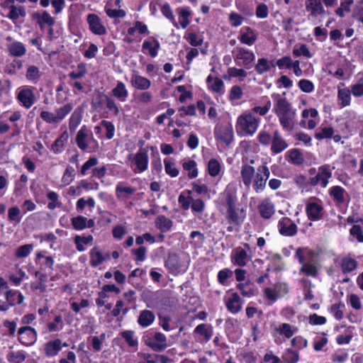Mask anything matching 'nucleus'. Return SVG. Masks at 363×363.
Masks as SVG:
<instances>
[{
  "mask_svg": "<svg viewBox=\"0 0 363 363\" xmlns=\"http://www.w3.org/2000/svg\"><path fill=\"white\" fill-rule=\"evenodd\" d=\"M240 175L244 185L249 188L251 184L257 193L262 192L266 187L270 172L266 164L260 165L255 172V167L248 164H242Z\"/></svg>",
  "mask_w": 363,
  "mask_h": 363,
  "instance_id": "1",
  "label": "nucleus"
},
{
  "mask_svg": "<svg viewBox=\"0 0 363 363\" xmlns=\"http://www.w3.org/2000/svg\"><path fill=\"white\" fill-rule=\"evenodd\" d=\"M272 96L274 99L272 111L278 117L283 129L291 130L296 123V109L286 98L281 97L279 94Z\"/></svg>",
  "mask_w": 363,
  "mask_h": 363,
  "instance_id": "2",
  "label": "nucleus"
},
{
  "mask_svg": "<svg viewBox=\"0 0 363 363\" xmlns=\"http://www.w3.org/2000/svg\"><path fill=\"white\" fill-rule=\"evenodd\" d=\"M260 121L261 119L252 112H243L236 121L235 129L238 134L241 136L253 135L259 125Z\"/></svg>",
  "mask_w": 363,
  "mask_h": 363,
  "instance_id": "3",
  "label": "nucleus"
},
{
  "mask_svg": "<svg viewBox=\"0 0 363 363\" xmlns=\"http://www.w3.org/2000/svg\"><path fill=\"white\" fill-rule=\"evenodd\" d=\"M75 141L82 151L92 152L99 147V143L94 138L92 131L86 125H83L77 133Z\"/></svg>",
  "mask_w": 363,
  "mask_h": 363,
  "instance_id": "4",
  "label": "nucleus"
},
{
  "mask_svg": "<svg viewBox=\"0 0 363 363\" xmlns=\"http://www.w3.org/2000/svg\"><path fill=\"white\" fill-rule=\"evenodd\" d=\"M313 252L307 248L299 247L296 250L295 256L298 259L301 267L299 273L308 277H315L318 274V268L315 263L306 262V255L312 256Z\"/></svg>",
  "mask_w": 363,
  "mask_h": 363,
  "instance_id": "5",
  "label": "nucleus"
},
{
  "mask_svg": "<svg viewBox=\"0 0 363 363\" xmlns=\"http://www.w3.org/2000/svg\"><path fill=\"white\" fill-rule=\"evenodd\" d=\"M128 159L132 162L131 168L135 173L143 172L148 167L149 157L146 148H140L135 155H129Z\"/></svg>",
  "mask_w": 363,
  "mask_h": 363,
  "instance_id": "6",
  "label": "nucleus"
},
{
  "mask_svg": "<svg viewBox=\"0 0 363 363\" xmlns=\"http://www.w3.org/2000/svg\"><path fill=\"white\" fill-rule=\"evenodd\" d=\"M232 54L235 64L238 66H243L247 69L255 60L253 52L240 46L235 48Z\"/></svg>",
  "mask_w": 363,
  "mask_h": 363,
  "instance_id": "7",
  "label": "nucleus"
},
{
  "mask_svg": "<svg viewBox=\"0 0 363 363\" xmlns=\"http://www.w3.org/2000/svg\"><path fill=\"white\" fill-rule=\"evenodd\" d=\"M288 292V286L285 283H277L272 287H266L263 290L264 297L271 303L284 297Z\"/></svg>",
  "mask_w": 363,
  "mask_h": 363,
  "instance_id": "8",
  "label": "nucleus"
},
{
  "mask_svg": "<svg viewBox=\"0 0 363 363\" xmlns=\"http://www.w3.org/2000/svg\"><path fill=\"white\" fill-rule=\"evenodd\" d=\"M35 89L28 86H23L18 89L17 100L22 106L30 108L35 102L36 96L33 91Z\"/></svg>",
  "mask_w": 363,
  "mask_h": 363,
  "instance_id": "9",
  "label": "nucleus"
},
{
  "mask_svg": "<svg viewBox=\"0 0 363 363\" xmlns=\"http://www.w3.org/2000/svg\"><path fill=\"white\" fill-rule=\"evenodd\" d=\"M165 267L169 273L174 275L184 272L187 268L183 259L175 253L168 255Z\"/></svg>",
  "mask_w": 363,
  "mask_h": 363,
  "instance_id": "10",
  "label": "nucleus"
},
{
  "mask_svg": "<svg viewBox=\"0 0 363 363\" xmlns=\"http://www.w3.org/2000/svg\"><path fill=\"white\" fill-rule=\"evenodd\" d=\"M331 177L332 170L330 166L328 164L322 165L318 167V174L315 177L310 178L309 184L313 186L320 184L321 187L325 188Z\"/></svg>",
  "mask_w": 363,
  "mask_h": 363,
  "instance_id": "11",
  "label": "nucleus"
},
{
  "mask_svg": "<svg viewBox=\"0 0 363 363\" xmlns=\"http://www.w3.org/2000/svg\"><path fill=\"white\" fill-rule=\"evenodd\" d=\"M18 341L24 346H31L38 338V333L35 328L30 326L21 327L18 330Z\"/></svg>",
  "mask_w": 363,
  "mask_h": 363,
  "instance_id": "12",
  "label": "nucleus"
},
{
  "mask_svg": "<svg viewBox=\"0 0 363 363\" xmlns=\"http://www.w3.org/2000/svg\"><path fill=\"white\" fill-rule=\"evenodd\" d=\"M306 211L310 220H320L323 216V211L322 202L315 198H311L306 203Z\"/></svg>",
  "mask_w": 363,
  "mask_h": 363,
  "instance_id": "13",
  "label": "nucleus"
},
{
  "mask_svg": "<svg viewBox=\"0 0 363 363\" xmlns=\"http://www.w3.org/2000/svg\"><path fill=\"white\" fill-rule=\"evenodd\" d=\"M86 21L91 32L96 35H104L106 34L107 30L103 24L101 19L95 13L87 15Z\"/></svg>",
  "mask_w": 363,
  "mask_h": 363,
  "instance_id": "14",
  "label": "nucleus"
},
{
  "mask_svg": "<svg viewBox=\"0 0 363 363\" xmlns=\"http://www.w3.org/2000/svg\"><path fill=\"white\" fill-rule=\"evenodd\" d=\"M278 228L281 235L291 237L297 233V225L289 218L284 217L279 220Z\"/></svg>",
  "mask_w": 363,
  "mask_h": 363,
  "instance_id": "15",
  "label": "nucleus"
},
{
  "mask_svg": "<svg viewBox=\"0 0 363 363\" xmlns=\"http://www.w3.org/2000/svg\"><path fill=\"white\" fill-rule=\"evenodd\" d=\"M215 135L217 140L224 143L229 146L233 140V130L231 126H220L215 129Z\"/></svg>",
  "mask_w": 363,
  "mask_h": 363,
  "instance_id": "16",
  "label": "nucleus"
},
{
  "mask_svg": "<svg viewBox=\"0 0 363 363\" xmlns=\"http://www.w3.org/2000/svg\"><path fill=\"white\" fill-rule=\"evenodd\" d=\"M243 301L238 293H233L225 301L227 310L233 313L237 314L242 309Z\"/></svg>",
  "mask_w": 363,
  "mask_h": 363,
  "instance_id": "17",
  "label": "nucleus"
},
{
  "mask_svg": "<svg viewBox=\"0 0 363 363\" xmlns=\"http://www.w3.org/2000/svg\"><path fill=\"white\" fill-rule=\"evenodd\" d=\"M271 144V151L274 154H279L288 147L286 141L282 138L278 130H275L273 132Z\"/></svg>",
  "mask_w": 363,
  "mask_h": 363,
  "instance_id": "18",
  "label": "nucleus"
},
{
  "mask_svg": "<svg viewBox=\"0 0 363 363\" xmlns=\"http://www.w3.org/2000/svg\"><path fill=\"white\" fill-rule=\"evenodd\" d=\"M136 189L130 186L124 185L123 182H119L116 186V196L121 201H127Z\"/></svg>",
  "mask_w": 363,
  "mask_h": 363,
  "instance_id": "19",
  "label": "nucleus"
},
{
  "mask_svg": "<svg viewBox=\"0 0 363 363\" xmlns=\"http://www.w3.org/2000/svg\"><path fill=\"white\" fill-rule=\"evenodd\" d=\"M147 345L154 351L161 352L167 347L166 336L160 333H155L152 339L150 340Z\"/></svg>",
  "mask_w": 363,
  "mask_h": 363,
  "instance_id": "20",
  "label": "nucleus"
},
{
  "mask_svg": "<svg viewBox=\"0 0 363 363\" xmlns=\"http://www.w3.org/2000/svg\"><path fill=\"white\" fill-rule=\"evenodd\" d=\"M243 209H239L236 207H230L227 208L226 218L229 223L240 225L245 219Z\"/></svg>",
  "mask_w": 363,
  "mask_h": 363,
  "instance_id": "21",
  "label": "nucleus"
},
{
  "mask_svg": "<svg viewBox=\"0 0 363 363\" xmlns=\"http://www.w3.org/2000/svg\"><path fill=\"white\" fill-rule=\"evenodd\" d=\"M306 10L309 13V16L316 17L325 13L321 0H306Z\"/></svg>",
  "mask_w": 363,
  "mask_h": 363,
  "instance_id": "22",
  "label": "nucleus"
},
{
  "mask_svg": "<svg viewBox=\"0 0 363 363\" xmlns=\"http://www.w3.org/2000/svg\"><path fill=\"white\" fill-rule=\"evenodd\" d=\"M62 348V342L60 339L49 341L44 345V354L47 357H53L58 354Z\"/></svg>",
  "mask_w": 363,
  "mask_h": 363,
  "instance_id": "23",
  "label": "nucleus"
},
{
  "mask_svg": "<svg viewBox=\"0 0 363 363\" xmlns=\"http://www.w3.org/2000/svg\"><path fill=\"white\" fill-rule=\"evenodd\" d=\"M90 264L96 267L101 264L106 259H110L109 254L104 255L98 247H93L89 252Z\"/></svg>",
  "mask_w": 363,
  "mask_h": 363,
  "instance_id": "24",
  "label": "nucleus"
},
{
  "mask_svg": "<svg viewBox=\"0 0 363 363\" xmlns=\"http://www.w3.org/2000/svg\"><path fill=\"white\" fill-rule=\"evenodd\" d=\"M130 84L135 89L140 90H146L151 86L150 81L148 79L139 75L137 72H134L133 73L130 78Z\"/></svg>",
  "mask_w": 363,
  "mask_h": 363,
  "instance_id": "25",
  "label": "nucleus"
},
{
  "mask_svg": "<svg viewBox=\"0 0 363 363\" xmlns=\"http://www.w3.org/2000/svg\"><path fill=\"white\" fill-rule=\"evenodd\" d=\"M238 39L242 44L251 46L256 42L257 35L251 28L245 27L240 32Z\"/></svg>",
  "mask_w": 363,
  "mask_h": 363,
  "instance_id": "26",
  "label": "nucleus"
},
{
  "mask_svg": "<svg viewBox=\"0 0 363 363\" xmlns=\"http://www.w3.org/2000/svg\"><path fill=\"white\" fill-rule=\"evenodd\" d=\"M329 194L333 199L335 202L339 204H342L346 201V196L349 195L345 189L340 186H333L329 189Z\"/></svg>",
  "mask_w": 363,
  "mask_h": 363,
  "instance_id": "27",
  "label": "nucleus"
},
{
  "mask_svg": "<svg viewBox=\"0 0 363 363\" xmlns=\"http://www.w3.org/2000/svg\"><path fill=\"white\" fill-rule=\"evenodd\" d=\"M259 211L264 218H269L275 212L274 205L269 198H265L259 205Z\"/></svg>",
  "mask_w": 363,
  "mask_h": 363,
  "instance_id": "28",
  "label": "nucleus"
},
{
  "mask_svg": "<svg viewBox=\"0 0 363 363\" xmlns=\"http://www.w3.org/2000/svg\"><path fill=\"white\" fill-rule=\"evenodd\" d=\"M176 11L179 17V26L182 28H186L190 24V18L192 12L189 7H179Z\"/></svg>",
  "mask_w": 363,
  "mask_h": 363,
  "instance_id": "29",
  "label": "nucleus"
},
{
  "mask_svg": "<svg viewBox=\"0 0 363 363\" xmlns=\"http://www.w3.org/2000/svg\"><path fill=\"white\" fill-rule=\"evenodd\" d=\"M7 50L10 55L20 57L26 52V48L23 43L18 41L11 42L7 46Z\"/></svg>",
  "mask_w": 363,
  "mask_h": 363,
  "instance_id": "30",
  "label": "nucleus"
},
{
  "mask_svg": "<svg viewBox=\"0 0 363 363\" xmlns=\"http://www.w3.org/2000/svg\"><path fill=\"white\" fill-rule=\"evenodd\" d=\"M155 319L154 313L150 310H143L140 311L138 318V323L143 328L150 326L153 323Z\"/></svg>",
  "mask_w": 363,
  "mask_h": 363,
  "instance_id": "31",
  "label": "nucleus"
},
{
  "mask_svg": "<svg viewBox=\"0 0 363 363\" xmlns=\"http://www.w3.org/2000/svg\"><path fill=\"white\" fill-rule=\"evenodd\" d=\"M112 96L121 102H125L128 96V91L125 84L122 82H118L116 86L111 91Z\"/></svg>",
  "mask_w": 363,
  "mask_h": 363,
  "instance_id": "32",
  "label": "nucleus"
},
{
  "mask_svg": "<svg viewBox=\"0 0 363 363\" xmlns=\"http://www.w3.org/2000/svg\"><path fill=\"white\" fill-rule=\"evenodd\" d=\"M68 138V133L64 131L60 137L55 140L54 143L50 147V150L55 154L62 152L67 143Z\"/></svg>",
  "mask_w": 363,
  "mask_h": 363,
  "instance_id": "33",
  "label": "nucleus"
},
{
  "mask_svg": "<svg viewBox=\"0 0 363 363\" xmlns=\"http://www.w3.org/2000/svg\"><path fill=\"white\" fill-rule=\"evenodd\" d=\"M297 328L289 323H281L274 328V330L279 335H284L286 338H291L296 332Z\"/></svg>",
  "mask_w": 363,
  "mask_h": 363,
  "instance_id": "34",
  "label": "nucleus"
},
{
  "mask_svg": "<svg viewBox=\"0 0 363 363\" xmlns=\"http://www.w3.org/2000/svg\"><path fill=\"white\" fill-rule=\"evenodd\" d=\"M223 196L225 197V203L227 208L230 207H236L238 205L237 191L235 189L227 187L225 190Z\"/></svg>",
  "mask_w": 363,
  "mask_h": 363,
  "instance_id": "35",
  "label": "nucleus"
},
{
  "mask_svg": "<svg viewBox=\"0 0 363 363\" xmlns=\"http://www.w3.org/2000/svg\"><path fill=\"white\" fill-rule=\"evenodd\" d=\"M6 299L9 302V306H13L16 303L21 304L23 302L24 296L23 294L16 290H9L6 293Z\"/></svg>",
  "mask_w": 363,
  "mask_h": 363,
  "instance_id": "36",
  "label": "nucleus"
},
{
  "mask_svg": "<svg viewBox=\"0 0 363 363\" xmlns=\"http://www.w3.org/2000/svg\"><path fill=\"white\" fill-rule=\"evenodd\" d=\"M172 225V220L164 216H159L155 220V226L162 233L169 231Z\"/></svg>",
  "mask_w": 363,
  "mask_h": 363,
  "instance_id": "37",
  "label": "nucleus"
},
{
  "mask_svg": "<svg viewBox=\"0 0 363 363\" xmlns=\"http://www.w3.org/2000/svg\"><path fill=\"white\" fill-rule=\"evenodd\" d=\"M340 267L342 273H349L356 269L357 262L352 257H345L341 259Z\"/></svg>",
  "mask_w": 363,
  "mask_h": 363,
  "instance_id": "38",
  "label": "nucleus"
},
{
  "mask_svg": "<svg viewBox=\"0 0 363 363\" xmlns=\"http://www.w3.org/2000/svg\"><path fill=\"white\" fill-rule=\"evenodd\" d=\"M160 44L159 41L154 39L152 41H144L143 43V50H148L149 55L152 57H155L157 55Z\"/></svg>",
  "mask_w": 363,
  "mask_h": 363,
  "instance_id": "39",
  "label": "nucleus"
},
{
  "mask_svg": "<svg viewBox=\"0 0 363 363\" xmlns=\"http://www.w3.org/2000/svg\"><path fill=\"white\" fill-rule=\"evenodd\" d=\"M26 358V352L23 350L11 351L6 354L10 363H23Z\"/></svg>",
  "mask_w": 363,
  "mask_h": 363,
  "instance_id": "40",
  "label": "nucleus"
},
{
  "mask_svg": "<svg viewBox=\"0 0 363 363\" xmlns=\"http://www.w3.org/2000/svg\"><path fill=\"white\" fill-rule=\"evenodd\" d=\"M121 336L124 339L126 343L130 347L137 348L138 345V337L133 330H124L120 333Z\"/></svg>",
  "mask_w": 363,
  "mask_h": 363,
  "instance_id": "41",
  "label": "nucleus"
},
{
  "mask_svg": "<svg viewBox=\"0 0 363 363\" xmlns=\"http://www.w3.org/2000/svg\"><path fill=\"white\" fill-rule=\"evenodd\" d=\"M160 10L162 15L166 18H167L176 28H179V23L176 21L175 16L169 4L165 3L162 5L160 6Z\"/></svg>",
  "mask_w": 363,
  "mask_h": 363,
  "instance_id": "42",
  "label": "nucleus"
},
{
  "mask_svg": "<svg viewBox=\"0 0 363 363\" xmlns=\"http://www.w3.org/2000/svg\"><path fill=\"white\" fill-rule=\"evenodd\" d=\"M232 259L235 264L244 267L247 264V252L243 249L238 248L234 255H232Z\"/></svg>",
  "mask_w": 363,
  "mask_h": 363,
  "instance_id": "43",
  "label": "nucleus"
},
{
  "mask_svg": "<svg viewBox=\"0 0 363 363\" xmlns=\"http://www.w3.org/2000/svg\"><path fill=\"white\" fill-rule=\"evenodd\" d=\"M194 333L203 336L206 341H208L213 335V327L201 323L195 328Z\"/></svg>",
  "mask_w": 363,
  "mask_h": 363,
  "instance_id": "44",
  "label": "nucleus"
},
{
  "mask_svg": "<svg viewBox=\"0 0 363 363\" xmlns=\"http://www.w3.org/2000/svg\"><path fill=\"white\" fill-rule=\"evenodd\" d=\"M10 11L7 15V17L12 21H16L19 17H25L26 15V9L23 6H16L15 5H11L9 6Z\"/></svg>",
  "mask_w": 363,
  "mask_h": 363,
  "instance_id": "45",
  "label": "nucleus"
},
{
  "mask_svg": "<svg viewBox=\"0 0 363 363\" xmlns=\"http://www.w3.org/2000/svg\"><path fill=\"white\" fill-rule=\"evenodd\" d=\"M42 73L40 72L38 67L34 65L28 67L26 74V77L28 81L33 82V84H36L40 79Z\"/></svg>",
  "mask_w": 363,
  "mask_h": 363,
  "instance_id": "46",
  "label": "nucleus"
},
{
  "mask_svg": "<svg viewBox=\"0 0 363 363\" xmlns=\"http://www.w3.org/2000/svg\"><path fill=\"white\" fill-rule=\"evenodd\" d=\"M182 167L185 171L188 172V177L189 179H194L198 176L196 163L194 160H189L184 162Z\"/></svg>",
  "mask_w": 363,
  "mask_h": 363,
  "instance_id": "47",
  "label": "nucleus"
},
{
  "mask_svg": "<svg viewBox=\"0 0 363 363\" xmlns=\"http://www.w3.org/2000/svg\"><path fill=\"white\" fill-rule=\"evenodd\" d=\"M351 91L348 89H339L337 92V98L340 101L342 107H345L350 104Z\"/></svg>",
  "mask_w": 363,
  "mask_h": 363,
  "instance_id": "48",
  "label": "nucleus"
},
{
  "mask_svg": "<svg viewBox=\"0 0 363 363\" xmlns=\"http://www.w3.org/2000/svg\"><path fill=\"white\" fill-rule=\"evenodd\" d=\"M93 236L88 235L87 237H83L80 235H77L74 238V243L76 245L77 250L79 252H83L85 250V247L84 245H88L91 242L93 241Z\"/></svg>",
  "mask_w": 363,
  "mask_h": 363,
  "instance_id": "49",
  "label": "nucleus"
},
{
  "mask_svg": "<svg viewBox=\"0 0 363 363\" xmlns=\"http://www.w3.org/2000/svg\"><path fill=\"white\" fill-rule=\"evenodd\" d=\"M73 105L72 104H66L55 110V116L58 123L61 122L72 110Z\"/></svg>",
  "mask_w": 363,
  "mask_h": 363,
  "instance_id": "50",
  "label": "nucleus"
},
{
  "mask_svg": "<svg viewBox=\"0 0 363 363\" xmlns=\"http://www.w3.org/2000/svg\"><path fill=\"white\" fill-rule=\"evenodd\" d=\"M208 89L219 95H223L225 92V85L223 80L218 77H215L213 83L210 84Z\"/></svg>",
  "mask_w": 363,
  "mask_h": 363,
  "instance_id": "51",
  "label": "nucleus"
},
{
  "mask_svg": "<svg viewBox=\"0 0 363 363\" xmlns=\"http://www.w3.org/2000/svg\"><path fill=\"white\" fill-rule=\"evenodd\" d=\"M255 69L257 74H262L271 69V65L266 58H259L257 60Z\"/></svg>",
  "mask_w": 363,
  "mask_h": 363,
  "instance_id": "52",
  "label": "nucleus"
},
{
  "mask_svg": "<svg viewBox=\"0 0 363 363\" xmlns=\"http://www.w3.org/2000/svg\"><path fill=\"white\" fill-rule=\"evenodd\" d=\"M87 218L82 216L74 217L71 220L72 225L76 230H82L86 228Z\"/></svg>",
  "mask_w": 363,
  "mask_h": 363,
  "instance_id": "53",
  "label": "nucleus"
},
{
  "mask_svg": "<svg viewBox=\"0 0 363 363\" xmlns=\"http://www.w3.org/2000/svg\"><path fill=\"white\" fill-rule=\"evenodd\" d=\"M47 198L50 201L48 204V208L50 210H54L56 208H60L62 206L61 202L59 201L58 195L56 192L50 191L47 194Z\"/></svg>",
  "mask_w": 363,
  "mask_h": 363,
  "instance_id": "54",
  "label": "nucleus"
},
{
  "mask_svg": "<svg viewBox=\"0 0 363 363\" xmlns=\"http://www.w3.org/2000/svg\"><path fill=\"white\" fill-rule=\"evenodd\" d=\"M221 169L220 162L216 159H211L208 164V171L211 177H216L219 174Z\"/></svg>",
  "mask_w": 363,
  "mask_h": 363,
  "instance_id": "55",
  "label": "nucleus"
},
{
  "mask_svg": "<svg viewBox=\"0 0 363 363\" xmlns=\"http://www.w3.org/2000/svg\"><path fill=\"white\" fill-rule=\"evenodd\" d=\"M351 92L356 97L363 96V74H359L357 82L351 86Z\"/></svg>",
  "mask_w": 363,
  "mask_h": 363,
  "instance_id": "56",
  "label": "nucleus"
},
{
  "mask_svg": "<svg viewBox=\"0 0 363 363\" xmlns=\"http://www.w3.org/2000/svg\"><path fill=\"white\" fill-rule=\"evenodd\" d=\"M33 245L32 244H26L18 247L15 252V255L18 258H24L28 256L32 252Z\"/></svg>",
  "mask_w": 363,
  "mask_h": 363,
  "instance_id": "57",
  "label": "nucleus"
},
{
  "mask_svg": "<svg viewBox=\"0 0 363 363\" xmlns=\"http://www.w3.org/2000/svg\"><path fill=\"white\" fill-rule=\"evenodd\" d=\"M22 67V63L20 60H13L11 63L7 64L4 71L9 74H15L18 70Z\"/></svg>",
  "mask_w": 363,
  "mask_h": 363,
  "instance_id": "58",
  "label": "nucleus"
},
{
  "mask_svg": "<svg viewBox=\"0 0 363 363\" xmlns=\"http://www.w3.org/2000/svg\"><path fill=\"white\" fill-rule=\"evenodd\" d=\"M237 288L245 297L250 298L255 296V290L249 283H240L238 284Z\"/></svg>",
  "mask_w": 363,
  "mask_h": 363,
  "instance_id": "59",
  "label": "nucleus"
},
{
  "mask_svg": "<svg viewBox=\"0 0 363 363\" xmlns=\"http://www.w3.org/2000/svg\"><path fill=\"white\" fill-rule=\"evenodd\" d=\"M105 104L108 111L111 112L114 116L119 114V108L116 104V101L108 96L105 95Z\"/></svg>",
  "mask_w": 363,
  "mask_h": 363,
  "instance_id": "60",
  "label": "nucleus"
},
{
  "mask_svg": "<svg viewBox=\"0 0 363 363\" xmlns=\"http://www.w3.org/2000/svg\"><path fill=\"white\" fill-rule=\"evenodd\" d=\"M334 133V130L331 127H323L320 128L319 132L315 133V138L317 140H323L325 138H331Z\"/></svg>",
  "mask_w": 363,
  "mask_h": 363,
  "instance_id": "61",
  "label": "nucleus"
},
{
  "mask_svg": "<svg viewBox=\"0 0 363 363\" xmlns=\"http://www.w3.org/2000/svg\"><path fill=\"white\" fill-rule=\"evenodd\" d=\"M86 65L84 63H79L77 65V69L76 71H72L69 74V78L72 79H77L82 78L86 74Z\"/></svg>",
  "mask_w": 363,
  "mask_h": 363,
  "instance_id": "62",
  "label": "nucleus"
},
{
  "mask_svg": "<svg viewBox=\"0 0 363 363\" xmlns=\"http://www.w3.org/2000/svg\"><path fill=\"white\" fill-rule=\"evenodd\" d=\"M164 169L166 173L172 177H176L179 174V169L175 167L174 164L169 160H164Z\"/></svg>",
  "mask_w": 363,
  "mask_h": 363,
  "instance_id": "63",
  "label": "nucleus"
},
{
  "mask_svg": "<svg viewBox=\"0 0 363 363\" xmlns=\"http://www.w3.org/2000/svg\"><path fill=\"white\" fill-rule=\"evenodd\" d=\"M290 160L293 164H301L303 162V157L298 149H292L289 151Z\"/></svg>",
  "mask_w": 363,
  "mask_h": 363,
  "instance_id": "64",
  "label": "nucleus"
}]
</instances>
